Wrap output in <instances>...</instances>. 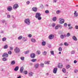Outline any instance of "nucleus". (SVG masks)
I'll return each instance as SVG.
<instances>
[{"label":"nucleus","mask_w":78,"mask_h":78,"mask_svg":"<svg viewBox=\"0 0 78 78\" xmlns=\"http://www.w3.org/2000/svg\"><path fill=\"white\" fill-rule=\"evenodd\" d=\"M41 16V14L40 13H36L35 17L38 20H41L42 19V17Z\"/></svg>","instance_id":"obj_1"},{"label":"nucleus","mask_w":78,"mask_h":78,"mask_svg":"<svg viewBox=\"0 0 78 78\" xmlns=\"http://www.w3.org/2000/svg\"><path fill=\"white\" fill-rule=\"evenodd\" d=\"M24 22L25 23H26L27 25H30V20L29 19H25L24 20Z\"/></svg>","instance_id":"obj_2"},{"label":"nucleus","mask_w":78,"mask_h":78,"mask_svg":"<svg viewBox=\"0 0 78 78\" xmlns=\"http://www.w3.org/2000/svg\"><path fill=\"white\" fill-rule=\"evenodd\" d=\"M59 23H60V24H63L64 23V21L65 20L63 18H60L59 19Z\"/></svg>","instance_id":"obj_3"},{"label":"nucleus","mask_w":78,"mask_h":78,"mask_svg":"<svg viewBox=\"0 0 78 78\" xmlns=\"http://www.w3.org/2000/svg\"><path fill=\"white\" fill-rule=\"evenodd\" d=\"M20 51V49L19 48L16 47L14 49V51L15 53H19Z\"/></svg>","instance_id":"obj_4"},{"label":"nucleus","mask_w":78,"mask_h":78,"mask_svg":"<svg viewBox=\"0 0 78 78\" xmlns=\"http://www.w3.org/2000/svg\"><path fill=\"white\" fill-rule=\"evenodd\" d=\"M19 5H18V4H16L13 5V8L14 9H17Z\"/></svg>","instance_id":"obj_5"},{"label":"nucleus","mask_w":78,"mask_h":78,"mask_svg":"<svg viewBox=\"0 0 78 78\" xmlns=\"http://www.w3.org/2000/svg\"><path fill=\"white\" fill-rule=\"evenodd\" d=\"M7 10L8 11H11L12 10V7L11 6H9L7 7Z\"/></svg>","instance_id":"obj_6"},{"label":"nucleus","mask_w":78,"mask_h":78,"mask_svg":"<svg viewBox=\"0 0 78 78\" xmlns=\"http://www.w3.org/2000/svg\"><path fill=\"white\" fill-rule=\"evenodd\" d=\"M2 56L4 58H8V54L6 53H4L2 55Z\"/></svg>","instance_id":"obj_7"},{"label":"nucleus","mask_w":78,"mask_h":78,"mask_svg":"<svg viewBox=\"0 0 78 78\" xmlns=\"http://www.w3.org/2000/svg\"><path fill=\"white\" fill-rule=\"evenodd\" d=\"M62 25H58L57 26H56L55 28V30H58L59 28H62Z\"/></svg>","instance_id":"obj_8"},{"label":"nucleus","mask_w":78,"mask_h":78,"mask_svg":"<svg viewBox=\"0 0 78 78\" xmlns=\"http://www.w3.org/2000/svg\"><path fill=\"white\" fill-rule=\"evenodd\" d=\"M30 56L31 58H34L36 56V55L34 53H32L31 54Z\"/></svg>","instance_id":"obj_9"},{"label":"nucleus","mask_w":78,"mask_h":78,"mask_svg":"<svg viewBox=\"0 0 78 78\" xmlns=\"http://www.w3.org/2000/svg\"><path fill=\"white\" fill-rule=\"evenodd\" d=\"M58 68H60V69H61V68L62 67V63H58Z\"/></svg>","instance_id":"obj_10"},{"label":"nucleus","mask_w":78,"mask_h":78,"mask_svg":"<svg viewBox=\"0 0 78 78\" xmlns=\"http://www.w3.org/2000/svg\"><path fill=\"white\" fill-rule=\"evenodd\" d=\"M54 37V35L53 34H51L48 37L49 39H53Z\"/></svg>","instance_id":"obj_11"},{"label":"nucleus","mask_w":78,"mask_h":78,"mask_svg":"<svg viewBox=\"0 0 78 78\" xmlns=\"http://www.w3.org/2000/svg\"><path fill=\"white\" fill-rule=\"evenodd\" d=\"M57 70H58V68H55L53 70V73H56L57 72Z\"/></svg>","instance_id":"obj_12"},{"label":"nucleus","mask_w":78,"mask_h":78,"mask_svg":"<svg viewBox=\"0 0 78 78\" xmlns=\"http://www.w3.org/2000/svg\"><path fill=\"white\" fill-rule=\"evenodd\" d=\"M66 36H67L66 35L62 34L60 35V37L61 39H63L64 37H66Z\"/></svg>","instance_id":"obj_13"},{"label":"nucleus","mask_w":78,"mask_h":78,"mask_svg":"<svg viewBox=\"0 0 78 78\" xmlns=\"http://www.w3.org/2000/svg\"><path fill=\"white\" fill-rule=\"evenodd\" d=\"M32 10L34 12H36L37 10V8L36 7H34L32 8Z\"/></svg>","instance_id":"obj_14"},{"label":"nucleus","mask_w":78,"mask_h":78,"mask_svg":"<svg viewBox=\"0 0 78 78\" xmlns=\"http://www.w3.org/2000/svg\"><path fill=\"white\" fill-rule=\"evenodd\" d=\"M41 45L42 46H45L46 45V42L44 41L43 40L42 42Z\"/></svg>","instance_id":"obj_15"},{"label":"nucleus","mask_w":78,"mask_h":78,"mask_svg":"<svg viewBox=\"0 0 78 78\" xmlns=\"http://www.w3.org/2000/svg\"><path fill=\"white\" fill-rule=\"evenodd\" d=\"M74 16L75 17H78V13L76 12V11H75V12L74 13Z\"/></svg>","instance_id":"obj_16"},{"label":"nucleus","mask_w":78,"mask_h":78,"mask_svg":"<svg viewBox=\"0 0 78 78\" xmlns=\"http://www.w3.org/2000/svg\"><path fill=\"white\" fill-rule=\"evenodd\" d=\"M23 70H24V68L23 66H22L20 69V73H23Z\"/></svg>","instance_id":"obj_17"},{"label":"nucleus","mask_w":78,"mask_h":78,"mask_svg":"<svg viewBox=\"0 0 78 78\" xmlns=\"http://www.w3.org/2000/svg\"><path fill=\"white\" fill-rule=\"evenodd\" d=\"M11 65H15L16 64V62L14 60L12 61L11 62Z\"/></svg>","instance_id":"obj_18"},{"label":"nucleus","mask_w":78,"mask_h":78,"mask_svg":"<svg viewBox=\"0 0 78 78\" xmlns=\"http://www.w3.org/2000/svg\"><path fill=\"white\" fill-rule=\"evenodd\" d=\"M33 73L32 72H29V76H32Z\"/></svg>","instance_id":"obj_19"},{"label":"nucleus","mask_w":78,"mask_h":78,"mask_svg":"<svg viewBox=\"0 0 78 78\" xmlns=\"http://www.w3.org/2000/svg\"><path fill=\"white\" fill-rule=\"evenodd\" d=\"M19 70V66H16L14 69L15 71H17Z\"/></svg>","instance_id":"obj_20"},{"label":"nucleus","mask_w":78,"mask_h":78,"mask_svg":"<svg viewBox=\"0 0 78 78\" xmlns=\"http://www.w3.org/2000/svg\"><path fill=\"white\" fill-rule=\"evenodd\" d=\"M47 54V52L46 51H44L43 53V55L44 56H45Z\"/></svg>","instance_id":"obj_21"},{"label":"nucleus","mask_w":78,"mask_h":78,"mask_svg":"<svg viewBox=\"0 0 78 78\" xmlns=\"http://www.w3.org/2000/svg\"><path fill=\"white\" fill-rule=\"evenodd\" d=\"M36 61H37V59H33L31 60V61H32V62H36Z\"/></svg>","instance_id":"obj_22"},{"label":"nucleus","mask_w":78,"mask_h":78,"mask_svg":"<svg viewBox=\"0 0 78 78\" xmlns=\"http://www.w3.org/2000/svg\"><path fill=\"white\" fill-rule=\"evenodd\" d=\"M40 66L41 67H44V63H41L40 64Z\"/></svg>","instance_id":"obj_23"},{"label":"nucleus","mask_w":78,"mask_h":78,"mask_svg":"<svg viewBox=\"0 0 78 78\" xmlns=\"http://www.w3.org/2000/svg\"><path fill=\"white\" fill-rule=\"evenodd\" d=\"M58 51H62V49L61 47H60L58 48Z\"/></svg>","instance_id":"obj_24"},{"label":"nucleus","mask_w":78,"mask_h":78,"mask_svg":"<svg viewBox=\"0 0 78 78\" xmlns=\"http://www.w3.org/2000/svg\"><path fill=\"white\" fill-rule=\"evenodd\" d=\"M56 13L57 14H60V13H61V11L59 10H57L56 12Z\"/></svg>","instance_id":"obj_25"},{"label":"nucleus","mask_w":78,"mask_h":78,"mask_svg":"<svg viewBox=\"0 0 78 78\" xmlns=\"http://www.w3.org/2000/svg\"><path fill=\"white\" fill-rule=\"evenodd\" d=\"M49 63H50V61H46L44 62V64H49Z\"/></svg>","instance_id":"obj_26"},{"label":"nucleus","mask_w":78,"mask_h":78,"mask_svg":"<svg viewBox=\"0 0 78 78\" xmlns=\"http://www.w3.org/2000/svg\"><path fill=\"white\" fill-rule=\"evenodd\" d=\"M39 64H37L35 65V68H38L39 66Z\"/></svg>","instance_id":"obj_27"},{"label":"nucleus","mask_w":78,"mask_h":78,"mask_svg":"<svg viewBox=\"0 0 78 78\" xmlns=\"http://www.w3.org/2000/svg\"><path fill=\"white\" fill-rule=\"evenodd\" d=\"M8 46L7 45H5L4 46V49H6L8 48Z\"/></svg>","instance_id":"obj_28"},{"label":"nucleus","mask_w":78,"mask_h":78,"mask_svg":"<svg viewBox=\"0 0 78 78\" xmlns=\"http://www.w3.org/2000/svg\"><path fill=\"white\" fill-rule=\"evenodd\" d=\"M50 53L51 55H54V51H50Z\"/></svg>","instance_id":"obj_29"},{"label":"nucleus","mask_w":78,"mask_h":78,"mask_svg":"<svg viewBox=\"0 0 78 78\" xmlns=\"http://www.w3.org/2000/svg\"><path fill=\"white\" fill-rule=\"evenodd\" d=\"M62 71L63 72H64V73H66V70L65 68L63 69H62Z\"/></svg>","instance_id":"obj_30"},{"label":"nucleus","mask_w":78,"mask_h":78,"mask_svg":"<svg viewBox=\"0 0 78 78\" xmlns=\"http://www.w3.org/2000/svg\"><path fill=\"white\" fill-rule=\"evenodd\" d=\"M56 19H57V18H56V17H54L52 19V20L53 21H56Z\"/></svg>","instance_id":"obj_31"},{"label":"nucleus","mask_w":78,"mask_h":78,"mask_svg":"<svg viewBox=\"0 0 78 78\" xmlns=\"http://www.w3.org/2000/svg\"><path fill=\"white\" fill-rule=\"evenodd\" d=\"M64 45L65 46H68V45H69V44H68L67 43L65 42L64 43Z\"/></svg>","instance_id":"obj_32"},{"label":"nucleus","mask_w":78,"mask_h":78,"mask_svg":"<svg viewBox=\"0 0 78 78\" xmlns=\"http://www.w3.org/2000/svg\"><path fill=\"white\" fill-rule=\"evenodd\" d=\"M2 60L3 61H7V59L5 58H2Z\"/></svg>","instance_id":"obj_33"},{"label":"nucleus","mask_w":78,"mask_h":78,"mask_svg":"<svg viewBox=\"0 0 78 78\" xmlns=\"http://www.w3.org/2000/svg\"><path fill=\"white\" fill-rule=\"evenodd\" d=\"M23 73L24 74H25V75H27L28 73V72L27 71H25L23 72Z\"/></svg>","instance_id":"obj_34"},{"label":"nucleus","mask_w":78,"mask_h":78,"mask_svg":"<svg viewBox=\"0 0 78 78\" xmlns=\"http://www.w3.org/2000/svg\"><path fill=\"white\" fill-rule=\"evenodd\" d=\"M22 38V36H20L18 38V39H21Z\"/></svg>","instance_id":"obj_35"},{"label":"nucleus","mask_w":78,"mask_h":78,"mask_svg":"<svg viewBox=\"0 0 78 78\" xmlns=\"http://www.w3.org/2000/svg\"><path fill=\"white\" fill-rule=\"evenodd\" d=\"M31 41L32 42H36V40H35V39H31Z\"/></svg>","instance_id":"obj_36"},{"label":"nucleus","mask_w":78,"mask_h":78,"mask_svg":"<svg viewBox=\"0 0 78 78\" xmlns=\"http://www.w3.org/2000/svg\"><path fill=\"white\" fill-rule=\"evenodd\" d=\"M55 25H56V24L55 23H52V27H54L55 26Z\"/></svg>","instance_id":"obj_37"},{"label":"nucleus","mask_w":78,"mask_h":78,"mask_svg":"<svg viewBox=\"0 0 78 78\" xmlns=\"http://www.w3.org/2000/svg\"><path fill=\"white\" fill-rule=\"evenodd\" d=\"M28 37H32V35H31V34H29L28 35Z\"/></svg>","instance_id":"obj_38"},{"label":"nucleus","mask_w":78,"mask_h":78,"mask_svg":"<svg viewBox=\"0 0 78 78\" xmlns=\"http://www.w3.org/2000/svg\"><path fill=\"white\" fill-rule=\"evenodd\" d=\"M13 28H17V26L16 24H14L13 25Z\"/></svg>","instance_id":"obj_39"},{"label":"nucleus","mask_w":78,"mask_h":78,"mask_svg":"<svg viewBox=\"0 0 78 78\" xmlns=\"http://www.w3.org/2000/svg\"><path fill=\"white\" fill-rule=\"evenodd\" d=\"M8 53L9 55H11L12 54V52H11V51H8Z\"/></svg>","instance_id":"obj_40"},{"label":"nucleus","mask_w":78,"mask_h":78,"mask_svg":"<svg viewBox=\"0 0 78 78\" xmlns=\"http://www.w3.org/2000/svg\"><path fill=\"white\" fill-rule=\"evenodd\" d=\"M28 53H29V51H26L25 52V55H27V54H28Z\"/></svg>","instance_id":"obj_41"},{"label":"nucleus","mask_w":78,"mask_h":78,"mask_svg":"<svg viewBox=\"0 0 78 78\" xmlns=\"http://www.w3.org/2000/svg\"><path fill=\"white\" fill-rule=\"evenodd\" d=\"M69 67H70V66L69 65H68L66 66V69H69Z\"/></svg>","instance_id":"obj_42"},{"label":"nucleus","mask_w":78,"mask_h":78,"mask_svg":"<svg viewBox=\"0 0 78 78\" xmlns=\"http://www.w3.org/2000/svg\"><path fill=\"white\" fill-rule=\"evenodd\" d=\"M20 59L22 61H23L24 60V57H21Z\"/></svg>","instance_id":"obj_43"},{"label":"nucleus","mask_w":78,"mask_h":78,"mask_svg":"<svg viewBox=\"0 0 78 78\" xmlns=\"http://www.w3.org/2000/svg\"><path fill=\"white\" fill-rule=\"evenodd\" d=\"M70 36V34L68 33L67 34V37H69V36Z\"/></svg>","instance_id":"obj_44"},{"label":"nucleus","mask_w":78,"mask_h":78,"mask_svg":"<svg viewBox=\"0 0 78 78\" xmlns=\"http://www.w3.org/2000/svg\"><path fill=\"white\" fill-rule=\"evenodd\" d=\"M73 39H77L76 37H75V36H74L73 37Z\"/></svg>","instance_id":"obj_45"},{"label":"nucleus","mask_w":78,"mask_h":78,"mask_svg":"<svg viewBox=\"0 0 78 78\" xmlns=\"http://www.w3.org/2000/svg\"><path fill=\"white\" fill-rule=\"evenodd\" d=\"M37 53H38V54L39 55V54H41V51H37Z\"/></svg>","instance_id":"obj_46"},{"label":"nucleus","mask_w":78,"mask_h":78,"mask_svg":"<svg viewBox=\"0 0 78 78\" xmlns=\"http://www.w3.org/2000/svg\"><path fill=\"white\" fill-rule=\"evenodd\" d=\"M71 53L72 54H74L75 53V51H71Z\"/></svg>","instance_id":"obj_47"},{"label":"nucleus","mask_w":78,"mask_h":78,"mask_svg":"<svg viewBox=\"0 0 78 78\" xmlns=\"http://www.w3.org/2000/svg\"><path fill=\"white\" fill-rule=\"evenodd\" d=\"M64 26L65 27H66L67 26V23H64Z\"/></svg>","instance_id":"obj_48"},{"label":"nucleus","mask_w":78,"mask_h":78,"mask_svg":"<svg viewBox=\"0 0 78 78\" xmlns=\"http://www.w3.org/2000/svg\"><path fill=\"white\" fill-rule=\"evenodd\" d=\"M9 49L10 50H13V47H10Z\"/></svg>","instance_id":"obj_49"},{"label":"nucleus","mask_w":78,"mask_h":78,"mask_svg":"<svg viewBox=\"0 0 78 78\" xmlns=\"http://www.w3.org/2000/svg\"><path fill=\"white\" fill-rule=\"evenodd\" d=\"M75 28L76 30L78 29V26L76 25L75 26Z\"/></svg>","instance_id":"obj_50"},{"label":"nucleus","mask_w":78,"mask_h":78,"mask_svg":"<svg viewBox=\"0 0 78 78\" xmlns=\"http://www.w3.org/2000/svg\"><path fill=\"white\" fill-rule=\"evenodd\" d=\"M45 13H49V11L48 10H46L45 11Z\"/></svg>","instance_id":"obj_51"},{"label":"nucleus","mask_w":78,"mask_h":78,"mask_svg":"<svg viewBox=\"0 0 78 78\" xmlns=\"http://www.w3.org/2000/svg\"><path fill=\"white\" fill-rule=\"evenodd\" d=\"M78 71L77 69H75L74 70V72L75 73H77L78 72Z\"/></svg>","instance_id":"obj_52"},{"label":"nucleus","mask_w":78,"mask_h":78,"mask_svg":"<svg viewBox=\"0 0 78 78\" xmlns=\"http://www.w3.org/2000/svg\"><path fill=\"white\" fill-rule=\"evenodd\" d=\"M10 17H11V16H10V15H7V18H10Z\"/></svg>","instance_id":"obj_53"},{"label":"nucleus","mask_w":78,"mask_h":78,"mask_svg":"<svg viewBox=\"0 0 78 78\" xmlns=\"http://www.w3.org/2000/svg\"><path fill=\"white\" fill-rule=\"evenodd\" d=\"M40 8H41L44 7V6H43V5H41L40 6Z\"/></svg>","instance_id":"obj_54"},{"label":"nucleus","mask_w":78,"mask_h":78,"mask_svg":"<svg viewBox=\"0 0 78 78\" xmlns=\"http://www.w3.org/2000/svg\"><path fill=\"white\" fill-rule=\"evenodd\" d=\"M74 64H76V63H77V61L76 60H75L74 61Z\"/></svg>","instance_id":"obj_55"},{"label":"nucleus","mask_w":78,"mask_h":78,"mask_svg":"<svg viewBox=\"0 0 78 78\" xmlns=\"http://www.w3.org/2000/svg\"><path fill=\"white\" fill-rule=\"evenodd\" d=\"M57 2V0H54L53 1V3H56Z\"/></svg>","instance_id":"obj_56"},{"label":"nucleus","mask_w":78,"mask_h":78,"mask_svg":"<svg viewBox=\"0 0 78 78\" xmlns=\"http://www.w3.org/2000/svg\"><path fill=\"white\" fill-rule=\"evenodd\" d=\"M30 3V1H28L27 2V5H29Z\"/></svg>","instance_id":"obj_57"},{"label":"nucleus","mask_w":78,"mask_h":78,"mask_svg":"<svg viewBox=\"0 0 78 78\" xmlns=\"http://www.w3.org/2000/svg\"><path fill=\"white\" fill-rule=\"evenodd\" d=\"M73 28V27H70L69 28V29L70 30H71V29Z\"/></svg>","instance_id":"obj_58"},{"label":"nucleus","mask_w":78,"mask_h":78,"mask_svg":"<svg viewBox=\"0 0 78 78\" xmlns=\"http://www.w3.org/2000/svg\"><path fill=\"white\" fill-rule=\"evenodd\" d=\"M2 22H3V23H5V20H3L2 21Z\"/></svg>","instance_id":"obj_59"},{"label":"nucleus","mask_w":78,"mask_h":78,"mask_svg":"<svg viewBox=\"0 0 78 78\" xmlns=\"http://www.w3.org/2000/svg\"><path fill=\"white\" fill-rule=\"evenodd\" d=\"M22 41H27V39H26V40L23 39Z\"/></svg>","instance_id":"obj_60"},{"label":"nucleus","mask_w":78,"mask_h":78,"mask_svg":"<svg viewBox=\"0 0 78 78\" xmlns=\"http://www.w3.org/2000/svg\"><path fill=\"white\" fill-rule=\"evenodd\" d=\"M60 46H62L63 45V44L62 43H61L60 44Z\"/></svg>","instance_id":"obj_61"},{"label":"nucleus","mask_w":78,"mask_h":78,"mask_svg":"<svg viewBox=\"0 0 78 78\" xmlns=\"http://www.w3.org/2000/svg\"><path fill=\"white\" fill-rule=\"evenodd\" d=\"M2 41H3V42L5 41H6V39H2Z\"/></svg>","instance_id":"obj_62"},{"label":"nucleus","mask_w":78,"mask_h":78,"mask_svg":"<svg viewBox=\"0 0 78 78\" xmlns=\"http://www.w3.org/2000/svg\"><path fill=\"white\" fill-rule=\"evenodd\" d=\"M68 27H70V26H71V24H68Z\"/></svg>","instance_id":"obj_63"},{"label":"nucleus","mask_w":78,"mask_h":78,"mask_svg":"<svg viewBox=\"0 0 78 78\" xmlns=\"http://www.w3.org/2000/svg\"><path fill=\"white\" fill-rule=\"evenodd\" d=\"M2 39H6V37H4Z\"/></svg>","instance_id":"obj_64"}]
</instances>
